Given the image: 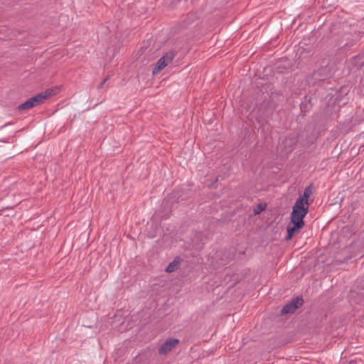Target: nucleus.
Wrapping results in <instances>:
<instances>
[{"mask_svg": "<svg viewBox=\"0 0 364 364\" xmlns=\"http://www.w3.org/2000/svg\"><path fill=\"white\" fill-rule=\"evenodd\" d=\"M301 203V200H299V202H295L292 208L291 222L287 228V240L291 239L295 232L304 225V218L308 213V207H305Z\"/></svg>", "mask_w": 364, "mask_h": 364, "instance_id": "f257e3e1", "label": "nucleus"}, {"mask_svg": "<svg viewBox=\"0 0 364 364\" xmlns=\"http://www.w3.org/2000/svg\"><path fill=\"white\" fill-rule=\"evenodd\" d=\"M44 97L43 95H40L39 94L28 99L25 102L19 105L18 106V109L19 111L28 110L34 107L38 106L43 104Z\"/></svg>", "mask_w": 364, "mask_h": 364, "instance_id": "f03ea898", "label": "nucleus"}, {"mask_svg": "<svg viewBox=\"0 0 364 364\" xmlns=\"http://www.w3.org/2000/svg\"><path fill=\"white\" fill-rule=\"evenodd\" d=\"M174 57L175 54L173 52L170 51L166 53L164 56L159 59L155 64V67L152 71L153 74L156 75L161 70H163L166 65L171 63Z\"/></svg>", "mask_w": 364, "mask_h": 364, "instance_id": "7ed1b4c3", "label": "nucleus"}, {"mask_svg": "<svg viewBox=\"0 0 364 364\" xmlns=\"http://www.w3.org/2000/svg\"><path fill=\"white\" fill-rule=\"evenodd\" d=\"M304 304V299L301 296L292 299L285 304L281 310L282 314H292Z\"/></svg>", "mask_w": 364, "mask_h": 364, "instance_id": "20e7f679", "label": "nucleus"}, {"mask_svg": "<svg viewBox=\"0 0 364 364\" xmlns=\"http://www.w3.org/2000/svg\"><path fill=\"white\" fill-rule=\"evenodd\" d=\"M179 343L177 338L167 339L159 348L158 352L161 355H166L171 351L174 347Z\"/></svg>", "mask_w": 364, "mask_h": 364, "instance_id": "39448f33", "label": "nucleus"}, {"mask_svg": "<svg viewBox=\"0 0 364 364\" xmlns=\"http://www.w3.org/2000/svg\"><path fill=\"white\" fill-rule=\"evenodd\" d=\"M328 71L327 68H321L313 73L312 77L314 80L318 81L324 80L328 77Z\"/></svg>", "mask_w": 364, "mask_h": 364, "instance_id": "423d86ee", "label": "nucleus"}, {"mask_svg": "<svg viewBox=\"0 0 364 364\" xmlns=\"http://www.w3.org/2000/svg\"><path fill=\"white\" fill-rule=\"evenodd\" d=\"M287 152H290L293 150L294 146L296 144V139L294 134H290L287 136L284 141Z\"/></svg>", "mask_w": 364, "mask_h": 364, "instance_id": "0eeeda50", "label": "nucleus"}, {"mask_svg": "<svg viewBox=\"0 0 364 364\" xmlns=\"http://www.w3.org/2000/svg\"><path fill=\"white\" fill-rule=\"evenodd\" d=\"M312 193V190L311 186L306 187L304 189V191L303 193L302 196H300L296 200V202H299L301 200V204L302 205H304V204L306 205V207L309 206V202H308V198L310 196V195Z\"/></svg>", "mask_w": 364, "mask_h": 364, "instance_id": "6e6552de", "label": "nucleus"}, {"mask_svg": "<svg viewBox=\"0 0 364 364\" xmlns=\"http://www.w3.org/2000/svg\"><path fill=\"white\" fill-rule=\"evenodd\" d=\"M205 242L201 238L200 234L196 235V237L193 240V246L196 250H200L203 247Z\"/></svg>", "mask_w": 364, "mask_h": 364, "instance_id": "1a4fd4ad", "label": "nucleus"}, {"mask_svg": "<svg viewBox=\"0 0 364 364\" xmlns=\"http://www.w3.org/2000/svg\"><path fill=\"white\" fill-rule=\"evenodd\" d=\"M57 91H58L57 88L47 89L46 91L39 93V95H43L44 97L43 102H45L50 97L56 95Z\"/></svg>", "mask_w": 364, "mask_h": 364, "instance_id": "9d476101", "label": "nucleus"}, {"mask_svg": "<svg viewBox=\"0 0 364 364\" xmlns=\"http://www.w3.org/2000/svg\"><path fill=\"white\" fill-rule=\"evenodd\" d=\"M178 266V262H176V260H173V262H171L168 264V265L166 268V272H168V273L173 272L176 269Z\"/></svg>", "mask_w": 364, "mask_h": 364, "instance_id": "9b49d317", "label": "nucleus"}, {"mask_svg": "<svg viewBox=\"0 0 364 364\" xmlns=\"http://www.w3.org/2000/svg\"><path fill=\"white\" fill-rule=\"evenodd\" d=\"M108 80V77H106L105 78L102 82H100V84L98 85L97 88L98 89H101L103 85H105V83Z\"/></svg>", "mask_w": 364, "mask_h": 364, "instance_id": "f8f14e48", "label": "nucleus"}, {"mask_svg": "<svg viewBox=\"0 0 364 364\" xmlns=\"http://www.w3.org/2000/svg\"><path fill=\"white\" fill-rule=\"evenodd\" d=\"M258 208L259 209V210L258 212H256V214L257 213H259L260 211L263 210L264 208H262V205H258Z\"/></svg>", "mask_w": 364, "mask_h": 364, "instance_id": "ddd939ff", "label": "nucleus"}]
</instances>
